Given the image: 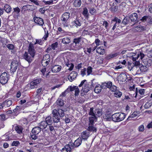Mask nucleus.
Here are the masks:
<instances>
[{
  "mask_svg": "<svg viewBox=\"0 0 152 152\" xmlns=\"http://www.w3.org/2000/svg\"><path fill=\"white\" fill-rule=\"evenodd\" d=\"M81 37H78L74 38L72 42L70 45V48L74 50H78L82 48L81 41Z\"/></svg>",
  "mask_w": 152,
  "mask_h": 152,
  "instance_id": "f257e3e1",
  "label": "nucleus"
},
{
  "mask_svg": "<svg viewBox=\"0 0 152 152\" xmlns=\"http://www.w3.org/2000/svg\"><path fill=\"white\" fill-rule=\"evenodd\" d=\"M125 116V114L124 113H116L112 115V120L115 122H120L124 119Z\"/></svg>",
  "mask_w": 152,
  "mask_h": 152,
  "instance_id": "f03ea898",
  "label": "nucleus"
},
{
  "mask_svg": "<svg viewBox=\"0 0 152 152\" xmlns=\"http://www.w3.org/2000/svg\"><path fill=\"white\" fill-rule=\"evenodd\" d=\"M102 114V110L101 109L96 108L94 110L93 107L90 108L89 113L90 115H94L95 117H98L101 116Z\"/></svg>",
  "mask_w": 152,
  "mask_h": 152,
  "instance_id": "7ed1b4c3",
  "label": "nucleus"
},
{
  "mask_svg": "<svg viewBox=\"0 0 152 152\" xmlns=\"http://www.w3.org/2000/svg\"><path fill=\"white\" fill-rule=\"evenodd\" d=\"M94 84L92 80H91V82L86 83L83 87L82 90L84 92L87 93L90 89L93 88Z\"/></svg>",
  "mask_w": 152,
  "mask_h": 152,
  "instance_id": "20e7f679",
  "label": "nucleus"
},
{
  "mask_svg": "<svg viewBox=\"0 0 152 152\" xmlns=\"http://www.w3.org/2000/svg\"><path fill=\"white\" fill-rule=\"evenodd\" d=\"M8 80L7 73L4 72L0 75V83L2 85L5 84Z\"/></svg>",
  "mask_w": 152,
  "mask_h": 152,
  "instance_id": "39448f33",
  "label": "nucleus"
},
{
  "mask_svg": "<svg viewBox=\"0 0 152 152\" xmlns=\"http://www.w3.org/2000/svg\"><path fill=\"white\" fill-rule=\"evenodd\" d=\"M56 109L53 110L52 112L53 115L52 119L54 123H58L60 122V117L57 114Z\"/></svg>",
  "mask_w": 152,
  "mask_h": 152,
  "instance_id": "423d86ee",
  "label": "nucleus"
},
{
  "mask_svg": "<svg viewBox=\"0 0 152 152\" xmlns=\"http://www.w3.org/2000/svg\"><path fill=\"white\" fill-rule=\"evenodd\" d=\"M121 22V20L119 19L118 18L115 17L112 20L111 25L112 26H113L112 28V30H114L117 26H118Z\"/></svg>",
  "mask_w": 152,
  "mask_h": 152,
  "instance_id": "0eeeda50",
  "label": "nucleus"
},
{
  "mask_svg": "<svg viewBox=\"0 0 152 152\" xmlns=\"http://www.w3.org/2000/svg\"><path fill=\"white\" fill-rule=\"evenodd\" d=\"M75 91V96H77L79 93V90L78 87L76 86H70L67 89V91H68V92L69 91Z\"/></svg>",
  "mask_w": 152,
  "mask_h": 152,
  "instance_id": "6e6552de",
  "label": "nucleus"
},
{
  "mask_svg": "<svg viewBox=\"0 0 152 152\" xmlns=\"http://www.w3.org/2000/svg\"><path fill=\"white\" fill-rule=\"evenodd\" d=\"M41 82V79L37 78L31 82L30 84V88L31 89L36 88L37 87V85Z\"/></svg>",
  "mask_w": 152,
  "mask_h": 152,
  "instance_id": "1a4fd4ad",
  "label": "nucleus"
},
{
  "mask_svg": "<svg viewBox=\"0 0 152 152\" xmlns=\"http://www.w3.org/2000/svg\"><path fill=\"white\" fill-rule=\"evenodd\" d=\"M18 61L13 60L11 63L10 70L12 72H15L18 66Z\"/></svg>",
  "mask_w": 152,
  "mask_h": 152,
  "instance_id": "9d476101",
  "label": "nucleus"
},
{
  "mask_svg": "<svg viewBox=\"0 0 152 152\" xmlns=\"http://www.w3.org/2000/svg\"><path fill=\"white\" fill-rule=\"evenodd\" d=\"M29 55L32 56V57H34L36 53V51L34 48L33 44L30 43L28 48V53Z\"/></svg>",
  "mask_w": 152,
  "mask_h": 152,
  "instance_id": "9b49d317",
  "label": "nucleus"
},
{
  "mask_svg": "<svg viewBox=\"0 0 152 152\" xmlns=\"http://www.w3.org/2000/svg\"><path fill=\"white\" fill-rule=\"evenodd\" d=\"M29 54L28 52H25L23 57V58L30 64L32 61L34 57H32V56L29 55Z\"/></svg>",
  "mask_w": 152,
  "mask_h": 152,
  "instance_id": "f8f14e48",
  "label": "nucleus"
},
{
  "mask_svg": "<svg viewBox=\"0 0 152 152\" xmlns=\"http://www.w3.org/2000/svg\"><path fill=\"white\" fill-rule=\"evenodd\" d=\"M131 21L133 22H137L138 16L136 13H134L128 16Z\"/></svg>",
  "mask_w": 152,
  "mask_h": 152,
  "instance_id": "ddd939ff",
  "label": "nucleus"
},
{
  "mask_svg": "<svg viewBox=\"0 0 152 152\" xmlns=\"http://www.w3.org/2000/svg\"><path fill=\"white\" fill-rule=\"evenodd\" d=\"M34 22L39 25L42 26L44 24L43 20L41 18L39 17H34Z\"/></svg>",
  "mask_w": 152,
  "mask_h": 152,
  "instance_id": "4468645a",
  "label": "nucleus"
},
{
  "mask_svg": "<svg viewBox=\"0 0 152 152\" xmlns=\"http://www.w3.org/2000/svg\"><path fill=\"white\" fill-rule=\"evenodd\" d=\"M127 78V76L126 74L124 73H122L118 76L119 81L121 82H124L126 81Z\"/></svg>",
  "mask_w": 152,
  "mask_h": 152,
  "instance_id": "2eb2a0df",
  "label": "nucleus"
},
{
  "mask_svg": "<svg viewBox=\"0 0 152 152\" xmlns=\"http://www.w3.org/2000/svg\"><path fill=\"white\" fill-rule=\"evenodd\" d=\"M36 7L34 6L26 5L23 6L22 7V9L24 11L26 10L33 11L35 9Z\"/></svg>",
  "mask_w": 152,
  "mask_h": 152,
  "instance_id": "dca6fc26",
  "label": "nucleus"
},
{
  "mask_svg": "<svg viewBox=\"0 0 152 152\" xmlns=\"http://www.w3.org/2000/svg\"><path fill=\"white\" fill-rule=\"evenodd\" d=\"M89 136L90 132L87 130L83 131L81 134V137L84 140H87Z\"/></svg>",
  "mask_w": 152,
  "mask_h": 152,
  "instance_id": "f3484780",
  "label": "nucleus"
},
{
  "mask_svg": "<svg viewBox=\"0 0 152 152\" xmlns=\"http://www.w3.org/2000/svg\"><path fill=\"white\" fill-rule=\"evenodd\" d=\"M77 75V73L75 71L72 72L68 77V79L70 82H72L75 79Z\"/></svg>",
  "mask_w": 152,
  "mask_h": 152,
  "instance_id": "a211bd4d",
  "label": "nucleus"
},
{
  "mask_svg": "<svg viewBox=\"0 0 152 152\" xmlns=\"http://www.w3.org/2000/svg\"><path fill=\"white\" fill-rule=\"evenodd\" d=\"M142 61L143 64L148 67L151 66L152 64V60L149 58L144 59Z\"/></svg>",
  "mask_w": 152,
  "mask_h": 152,
  "instance_id": "6ab92c4d",
  "label": "nucleus"
},
{
  "mask_svg": "<svg viewBox=\"0 0 152 152\" xmlns=\"http://www.w3.org/2000/svg\"><path fill=\"white\" fill-rule=\"evenodd\" d=\"M72 25H70V27H72L74 26H75L76 27H77L78 26H81V21H79V20L76 19L75 20L73 21L72 22Z\"/></svg>",
  "mask_w": 152,
  "mask_h": 152,
  "instance_id": "aec40b11",
  "label": "nucleus"
},
{
  "mask_svg": "<svg viewBox=\"0 0 152 152\" xmlns=\"http://www.w3.org/2000/svg\"><path fill=\"white\" fill-rule=\"evenodd\" d=\"M82 140L81 138H78L75 141L74 143H72V146H74L75 147H77L79 146L81 144Z\"/></svg>",
  "mask_w": 152,
  "mask_h": 152,
  "instance_id": "412c9836",
  "label": "nucleus"
},
{
  "mask_svg": "<svg viewBox=\"0 0 152 152\" xmlns=\"http://www.w3.org/2000/svg\"><path fill=\"white\" fill-rule=\"evenodd\" d=\"M61 68V66L58 65H55L52 67L51 70L53 72H57L60 70Z\"/></svg>",
  "mask_w": 152,
  "mask_h": 152,
  "instance_id": "4be33fe9",
  "label": "nucleus"
},
{
  "mask_svg": "<svg viewBox=\"0 0 152 152\" xmlns=\"http://www.w3.org/2000/svg\"><path fill=\"white\" fill-rule=\"evenodd\" d=\"M57 114L61 117L62 118L64 116V112H65V110H64L61 108H58L57 109H56Z\"/></svg>",
  "mask_w": 152,
  "mask_h": 152,
  "instance_id": "5701e85b",
  "label": "nucleus"
},
{
  "mask_svg": "<svg viewBox=\"0 0 152 152\" xmlns=\"http://www.w3.org/2000/svg\"><path fill=\"white\" fill-rule=\"evenodd\" d=\"M120 54L119 53H115L113 54H110L107 55L105 57V58L107 60L115 58Z\"/></svg>",
  "mask_w": 152,
  "mask_h": 152,
  "instance_id": "b1692460",
  "label": "nucleus"
},
{
  "mask_svg": "<svg viewBox=\"0 0 152 152\" xmlns=\"http://www.w3.org/2000/svg\"><path fill=\"white\" fill-rule=\"evenodd\" d=\"M88 126L87 129V130L89 132H96V129L94 126V124H88Z\"/></svg>",
  "mask_w": 152,
  "mask_h": 152,
  "instance_id": "393cba45",
  "label": "nucleus"
},
{
  "mask_svg": "<svg viewBox=\"0 0 152 152\" xmlns=\"http://www.w3.org/2000/svg\"><path fill=\"white\" fill-rule=\"evenodd\" d=\"M41 129V128L39 126L34 127L32 130V133L38 134L40 132Z\"/></svg>",
  "mask_w": 152,
  "mask_h": 152,
  "instance_id": "a878e982",
  "label": "nucleus"
},
{
  "mask_svg": "<svg viewBox=\"0 0 152 152\" xmlns=\"http://www.w3.org/2000/svg\"><path fill=\"white\" fill-rule=\"evenodd\" d=\"M15 129L18 133L21 134L22 133L23 128L22 126L18 125L15 126Z\"/></svg>",
  "mask_w": 152,
  "mask_h": 152,
  "instance_id": "bb28decb",
  "label": "nucleus"
},
{
  "mask_svg": "<svg viewBox=\"0 0 152 152\" xmlns=\"http://www.w3.org/2000/svg\"><path fill=\"white\" fill-rule=\"evenodd\" d=\"M70 17V13L68 12L64 13L62 15L61 20H68Z\"/></svg>",
  "mask_w": 152,
  "mask_h": 152,
  "instance_id": "cd10ccee",
  "label": "nucleus"
},
{
  "mask_svg": "<svg viewBox=\"0 0 152 152\" xmlns=\"http://www.w3.org/2000/svg\"><path fill=\"white\" fill-rule=\"evenodd\" d=\"M92 116L90 117H89V123L88 124H94V121H96L97 120V118L94 115H91Z\"/></svg>",
  "mask_w": 152,
  "mask_h": 152,
  "instance_id": "c85d7f7f",
  "label": "nucleus"
},
{
  "mask_svg": "<svg viewBox=\"0 0 152 152\" xmlns=\"http://www.w3.org/2000/svg\"><path fill=\"white\" fill-rule=\"evenodd\" d=\"M4 10L6 12L9 13L12 11V8L9 5L7 4L4 6Z\"/></svg>",
  "mask_w": 152,
  "mask_h": 152,
  "instance_id": "c756f323",
  "label": "nucleus"
},
{
  "mask_svg": "<svg viewBox=\"0 0 152 152\" xmlns=\"http://www.w3.org/2000/svg\"><path fill=\"white\" fill-rule=\"evenodd\" d=\"M48 125L45 121H41L39 123V127L42 129H44L46 128Z\"/></svg>",
  "mask_w": 152,
  "mask_h": 152,
  "instance_id": "7c9ffc66",
  "label": "nucleus"
},
{
  "mask_svg": "<svg viewBox=\"0 0 152 152\" xmlns=\"http://www.w3.org/2000/svg\"><path fill=\"white\" fill-rule=\"evenodd\" d=\"M96 52L100 55H103L105 53V50L102 48L101 47L97 48L96 50Z\"/></svg>",
  "mask_w": 152,
  "mask_h": 152,
  "instance_id": "2f4dec72",
  "label": "nucleus"
},
{
  "mask_svg": "<svg viewBox=\"0 0 152 152\" xmlns=\"http://www.w3.org/2000/svg\"><path fill=\"white\" fill-rule=\"evenodd\" d=\"M48 126L51 125L53 123L51 117L49 116L46 117L45 119V121Z\"/></svg>",
  "mask_w": 152,
  "mask_h": 152,
  "instance_id": "473e14b6",
  "label": "nucleus"
},
{
  "mask_svg": "<svg viewBox=\"0 0 152 152\" xmlns=\"http://www.w3.org/2000/svg\"><path fill=\"white\" fill-rule=\"evenodd\" d=\"M12 104V101L11 100H6L3 103V105L4 107H9Z\"/></svg>",
  "mask_w": 152,
  "mask_h": 152,
  "instance_id": "72a5a7b5",
  "label": "nucleus"
},
{
  "mask_svg": "<svg viewBox=\"0 0 152 152\" xmlns=\"http://www.w3.org/2000/svg\"><path fill=\"white\" fill-rule=\"evenodd\" d=\"M72 143H71L65 146L66 148L67 152L69 151V152H71L72 149H73L74 148H75L74 146H72Z\"/></svg>",
  "mask_w": 152,
  "mask_h": 152,
  "instance_id": "f704fd0d",
  "label": "nucleus"
},
{
  "mask_svg": "<svg viewBox=\"0 0 152 152\" xmlns=\"http://www.w3.org/2000/svg\"><path fill=\"white\" fill-rule=\"evenodd\" d=\"M61 42L64 44H69L70 42V38L64 37L62 39Z\"/></svg>",
  "mask_w": 152,
  "mask_h": 152,
  "instance_id": "c9c22d12",
  "label": "nucleus"
},
{
  "mask_svg": "<svg viewBox=\"0 0 152 152\" xmlns=\"http://www.w3.org/2000/svg\"><path fill=\"white\" fill-rule=\"evenodd\" d=\"M56 104L58 106L62 107L64 105V100L61 99H58L56 101Z\"/></svg>",
  "mask_w": 152,
  "mask_h": 152,
  "instance_id": "e433bc0d",
  "label": "nucleus"
},
{
  "mask_svg": "<svg viewBox=\"0 0 152 152\" xmlns=\"http://www.w3.org/2000/svg\"><path fill=\"white\" fill-rule=\"evenodd\" d=\"M130 19L129 16H127L124 18L121 23L124 25H126L129 23L130 21Z\"/></svg>",
  "mask_w": 152,
  "mask_h": 152,
  "instance_id": "4c0bfd02",
  "label": "nucleus"
},
{
  "mask_svg": "<svg viewBox=\"0 0 152 152\" xmlns=\"http://www.w3.org/2000/svg\"><path fill=\"white\" fill-rule=\"evenodd\" d=\"M148 67L143 64H141L140 66H139V68L140 70L142 72H145L147 70Z\"/></svg>",
  "mask_w": 152,
  "mask_h": 152,
  "instance_id": "58836bf2",
  "label": "nucleus"
},
{
  "mask_svg": "<svg viewBox=\"0 0 152 152\" xmlns=\"http://www.w3.org/2000/svg\"><path fill=\"white\" fill-rule=\"evenodd\" d=\"M122 94V93L118 90L115 91L113 93L114 96L117 98H120Z\"/></svg>",
  "mask_w": 152,
  "mask_h": 152,
  "instance_id": "ea45409f",
  "label": "nucleus"
},
{
  "mask_svg": "<svg viewBox=\"0 0 152 152\" xmlns=\"http://www.w3.org/2000/svg\"><path fill=\"white\" fill-rule=\"evenodd\" d=\"M104 118L107 121H110L112 120V116H111V115L110 114H105Z\"/></svg>",
  "mask_w": 152,
  "mask_h": 152,
  "instance_id": "a19ab883",
  "label": "nucleus"
},
{
  "mask_svg": "<svg viewBox=\"0 0 152 152\" xmlns=\"http://www.w3.org/2000/svg\"><path fill=\"white\" fill-rule=\"evenodd\" d=\"M81 4L80 0H75L73 3L75 7H79Z\"/></svg>",
  "mask_w": 152,
  "mask_h": 152,
  "instance_id": "79ce46f5",
  "label": "nucleus"
},
{
  "mask_svg": "<svg viewBox=\"0 0 152 152\" xmlns=\"http://www.w3.org/2000/svg\"><path fill=\"white\" fill-rule=\"evenodd\" d=\"M152 105V101L149 100L146 102L144 105V107L145 109H148Z\"/></svg>",
  "mask_w": 152,
  "mask_h": 152,
  "instance_id": "37998d69",
  "label": "nucleus"
},
{
  "mask_svg": "<svg viewBox=\"0 0 152 152\" xmlns=\"http://www.w3.org/2000/svg\"><path fill=\"white\" fill-rule=\"evenodd\" d=\"M101 86H96L94 88V91L95 93L98 94L101 92Z\"/></svg>",
  "mask_w": 152,
  "mask_h": 152,
  "instance_id": "c03bdc74",
  "label": "nucleus"
},
{
  "mask_svg": "<svg viewBox=\"0 0 152 152\" xmlns=\"http://www.w3.org/2000/svg\"><path fill=\"white\" fill-rule=\"evenodd\" d=\"M83 14L86 17H88L89 14L88 12V11L87 8L85 7L83 8Z\"/></svg>",
  "mask_w": 152,
  "mask_h": 152,
  "instance_id": "a18cd8bd",
  "label": "nucleus"
},
{
  "mask_svg": "<svg viewBox=\"0 0 152 152\" xmlns=\"http://www.w3.org/2000/svg\"><path fill=\"white\" fill-rule=\"evenodd\" d=\"M61 20L62 21V23L64 27H69V25L68 21V20Z\"/></svg>",
  "mask_w": 152,
  "mask_h": 152,
  "instance_id": "49530a36",
  "label": "nucleus"
},
{
  "mask_svg": "<svg viewBox=\"0 0 152 152\" xmlns=\"http://www.w3.org/2000/svg\"><path fill=\"white\" fill-rule=\"evenodd\" d=\"M44 138V136L42 134L39 136L37 135V142H38V143H40L41 141L43 140Z\"/></svg>",
  "mask_w": 152,
  "mask_h": 152,
  "instance_id": "de8ad7c7",
  "label": "nucleus"
},
{
  "mask_svg": "<svg viewBox=\"0 0 152 152\" xmlns=\"http://www.w3.org/2000/svg\"><path fill=\"white\" fill-rule=\"evenodd\" d=\"M50 61H47V60H42L41 63L42 65L44 66L45 67L47 65H48Z\"/></svg>",
  "mask_w": 152,
  "mask_h": 152,
  "instance_id": "09e8293b",
  "label": "nucleus"
},
{
  "mask_svg": "<svg viewBox=\"0 0 152 152\" xmlns=\"http://www.w3.org/2000/svg\"><path fill=\"white\" fill-rule=\"evenodd\" d=\"M42 60L50 61V56L49 54H47L43 57Z\"/></svg>",
  "mask_w": 152,
  "mask_h": 152,
  "instance_id": "8fccbe9b",
  "label": "nucleus"
},
{
  "mask_svg": "<svg viewBox=\"0 0 152 152\" xmlns=\"http://www.w3.org/2000/svg\"><path fill=\"white\" fill-rule=\"evenodd\" d=\"M148 17V15L144 16L141 19H140V20L144 23H145L146 22H147Z\"/></svg>",
  "mask_w": 152,
  "mask_h": 152,
  "instance_id": "3c124183",
  "label": "nucleus"
},
{
  "mask_svg": "<svg viewBox=\"0 0 152 152\" xmlns=\"http://www.w3.org/2000/svg\"><path fill=\"white\" fill-rule=\"evenodd\" d=\"M39 44L40 45H42L43 44V42L41 39H36V42L34 43V45H35L36 44Z\"/></svg>",
  "mask_w": 152,
  "mask_h": 152,
  "instance_id": "603ef678",
  "label": "nucleus"
},
{
  "mask_svg": "<svg viewBox=\"0 0 152 152\" xmlns=\"http://www.w3.org/2000/svg\"><path fill=\"white\" fill-rule=\"evenodd\" d=\"M20 144V143L18 141H14L12 143V146H18Z\"/></svg>",
  "mask_w": 152,
  "mask_h": 152,
  "instance_id": "864d4df0",
  "label": "nucleus"
},
{
  "mask_svg": "<svg viewBox=\"0 0 152 152\" xmlns=\"http://www.w3.org/2000/svg\"><path fill=\"white\" fill-rule=\"evenodd\" d=\"M147 22L148 25L152 24V18L150 16L148 15Z\"/></svg>",
  "mask_w": 152,
  "mask_h": 152,
  "instance_id": "5fc2aeb1",
  "label": "nucleus"
},
{
  "mask_svg": "<svg viewBox=\"0 0 152 152\" xmlns=\"http://www.w3.org/2000/svg\"><path fill=\"white\" fill-rule=\"evenodd\" d=\"M133 67L134 66H137V67L139 68V66H140L141 64H140L139 61H137L133 63Z\"/></svg>",
  "mask_w": 152,
  "mask_h": 152,
  "instance_id": "6e6d98bb",
  "label": "nucleus"
},
{
  "mask_svg": "<svg viewBox=\"0 0 152 152\" xmlns=\"http://www.w3.org/2000/svg\"><path fill=\"white\" fill-rule=\"evenodd\" d=\"M14 11L13 12V13L14 12L16 13L17 14H18L20 12V10L18 7H17L13 8Z\"/></svg>",
  "mask_w": 152,
  "mask_h": 152,
  "instance_id": "4d7b16f0",
  "label": "nucleus"
},
{
  "mask_svg": "<svg viewBox=\"0 0 152 152\" xmlns=\"http://www.w3.org/2000/svg\"><path fill=\"white\" fill-rule=\"evenodd\" d=\"M66 65L67 66L69 67L68 69L69 70L71 71L73 69L74 67V65L73 64H66Z\"/></svg>",
  "mask_w": 152,
  "mask_h": 152,
  "instance_id": "13d9d810",
  "label": "nucleus"
},
{
  "mask_svg": "<svg viewBox=\"0 0 152 152\" xmlns=\"http://www.w3.org/2000/svg\"><path fill=\"white\" fill-rule=\"evenodd\" d=\"M118 7L116 6H113L110 8L112 12H116L117 10Z\"/></svg>",
  "mask_w": 152,
  "mask_h": 152,
  "instance_id": "bf43d9fd",
  "label": "nucleus"
},
{
  "mask_svg": "<svg viewBox=\"0 0 152 152\" xmlns=\"http://www.w3.org/2000/svg\"><path fill=\"white\" fill-rule=\"evenodd\" d=\"M37 134H33L31 135V137L32 140H36V141L37 142Z\"/></svg>",
  "mask_w": 152,
  "mask_h": 152,
  "instance_id": "052dcab7",
  "label": "nucleus"
},
{
  "mask_svg": "<svg viewBox=\"0 0 152 152\" xmlns=\"http://www.w3.org/2000/svg\"><path fill=\"white\" fill-rule=\"evenodd\" d=\"M110 90L113 92H115L117 91V87L114 85H112L111 87L110 88Z\"/></svg>",
  "mask_w": 152,
  "mask_h": 152,
  "instance_id": "680f3d73",
  "label": "nucleus"
},
{
  "mask_svg": "<svg viewBox=\"0 0 152 152\" xmlns=\"http://www.w3.org/2000/svg\"><path fill=\"white\" fill-rule=\"evenodd\" d=\"M58 45V43L57 42L55 43L52 44L51 45V47L52 49L54 50L56 48Z\"/></svg>",
  "mask_w": 152,
  "mask_h": 152,
  "instance_id": "e2e57ef3",
  "label": "nucleus"
},
{
  "mask_svg": "<svg viewBox=\"0 0 152 152\" xmlns=\"http://www.w3.org/2000/svg\"><path fill=\"white\" fill-rule=\"evenodd\" d=\"M7 48L10 50H13L14 49V45L12 44H8L7 45Z\"/></svg>",
  "mask_w": 152,
  "mask_h": 152,
  "instance_id": "0e129e2a",
  "label": "nucleus"
},
{
  "mask_svg": "<svg viewBox=\"0 0 152 152\" xmlns=\"http://www.w3.org/2000/svg\"><path fill=\"white\" fill-rule=\"evenodd\" d=\"M92 68L91 66H88L87 68L88 75H89L92 72Z\"/></svg>",
  "mask_w": 152,
  "mask_h": 152,
  "instance_id": "69168bd1",
  "label": "nucleus"
},
{
  "mask_svg": "<svg viewBox=\"0 0 152 152\" xmlns=\"http://www.w3.org/2000/svg\"><path fill=\"white\" fill-rule=\"evenodd\" d=\"M137 113L135 112H134L129 117V118H128V119L130 118H134L137 115Z\"/></svg>",
  "mask_w": 152,
  "mask_h": 152,
  "instance_id": "338daca9",
  "label": "nucleus"
},
{
  "mask_svg": "<svg viewBox=\"0 0 152 152\" xmlns=\"http://www.w3.org/2000/svg\"><path fill=\"white\" fill-rule=\"evenodd\" d=\"M95 11V10L94 8H91L90 9L89 12L91 15H93Z\"/></svg>",
  "mask_w": 152,
  "mask_h": 152,
  "instance_id": "774afa93",
  "label": "nucleus"
}]
</instances>
